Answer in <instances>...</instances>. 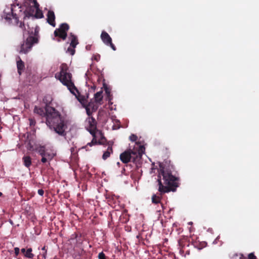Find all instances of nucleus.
<instances>
[{"mask_svg": "<svg viewBox=\"0 0 259 259\" xmlns=\"http://www.w3.org/2000/svg\"><path fill=\"white\" fill-rule=\"evenodd\" d=\"M174 167L172 165L168 167L160 166V169L158 176V189L159 195L153 194L152 196L153 203H161L162 195L170 191L175 192L179 187L180 178L174 174Z\"/></svg>", "mask_w": 259, "mask_h": 259, "instance_id": "obj_1", "label": "nucleus"}, {"mask_svg": "<svg viewBox=\"0 0 259 259\" xmlns=\"http://www.w3.org/2000/svg\"><path fill=\"white\" fill-rule=\"evenodd\" d=\"M53 98L50 95H47L43 99V102L46 105V124L50 128L54 129L59 135L66 137L67 124L59 112L55 108L49 106Z\"/></svg>", "mask_w": 259, "mask_h": 259, "instance_id": "obj_2", "label": "nucleus"}, {"mask_svg": "<svg viewBox=\"0 0 259 259\" xmlns=\"http://www.w3.org/2000/svg\"><path fill=\"white\" fill-rule=\"evenodd\" d=\"M61 70L59 73L55 74V77L58 79L63 84L66 86L70 92L74 95L78 101L85 106L88 102L87 97L79 94L74 83L71 80L72 75L68 72V67L66 64L63 63L61 65Z\"/></svg>", "mask_w": 259, "mask_h": 259, "instance_id": "obj_3", "label": "nucleus"}, {"mask_svg": "<svg viewBox=\"0 0 259 259\" xmlns=\"http://www.w3.org/2000/svg\"><path fill=\"white\" fill-rule=\"evenodd\" d=\"M86 122L88 123L87 128L94 138L91 142L88 143L82 148H86L88 146H92L97 144V140L95 138L96 131L97 130V121L96 119L93 117H88L86 119Z\"/></svg>", "mask_w": 259, "mask_h": 259, "instance_id": "obj_4", "label": "nucleus"}, {"mask_svg": "<svg viewBox=\"0 0 259 259\" xmlns=\"http://www.w3.org/2000/svg\"><path fill=\"white\" fill-rule=\"evenodd\" d=\"M38 41V39L35 37H32L31 35L29 36L24 40L23 43L20 47V49L18 51L20 54H26L29 52L33 47V46L37 44Z\"/></svg>", "mask_w": 259, "mask_h": 259, "instance_id": "obj_5", "label": "nucleus"}, {"mask_svg": "<svg viewBox=\"0 0 259 259\" xmlns=\"http://www.w3.org/2000/svg\"><path fill=\"white\" fill-rule=\"evenodd\" d=\"M69 29V26L67 23L61 24L59 27L56 29L54 31V35L55 37H58L57 40L60 41L59 38L64 40L66 39L67 34V32Z\"/></svg>", "mask_w": 259, "mask_h": 259, "instance_id": "obj_6", "label": "nucleus"}, {"mask_svg": "<svg viewBox=\"0 0 259 259\" xmlns=\"http://www.w3.org/2000/svg\"><path fill=\"white\" fill-rule=\"evenodd\" d=\"M101 39L106 45L110 46L113 51L116 50V47L112 43V38L105 31H103L101 34Z\"/></svg>", "mask_w": 259, "mask_h": 259, "instance_id": "obj_7", "label": "nucleus"}, {"mask_svg": "<svg viewBox=\"0 0 259 259\" xmlns=\"http://www.w3.org/2000/svg\"><path fill=\"white\" fill-rule=\"evenodd\" d=\"M136 155V153L131 150H127L120 155V159L124 163H127L131 160L132 155Z\"/></svg>", "mask_w": 259, "mask_h": 259, "instance_id": "obj_8", "label": "nucleus"}, {"mask_svg": "<svg viewBox=\"0 0 259 259\" xmlns=\"http://www.w3.org/2000/svg\"><path fill=\"white\" fill-rule=\"evenodd\" d=\"M33 12L34 10H32V12L31 11H26L25 12V16L24 19H26L27 18H29V17H32V18L34 19L35 18L39 19L44 17L42 12L39 9H36L34 15L33 14Z\"/></svg>", "mask_w": 259, "mask_h": 259, "instance_id": "obj_9", "label": "nucleus"}, {"mask_svg": "<svg viewBox=\"0 0 259 259\" xmlns=\"http://www.w3.org/2000/svg\"><path fill=\"white\" fill-rule=\"evenodd\" d=\"M47 17V22L53 27H55L56 26V23L54 12L52 10H49L48 12Z\"/></svg>", "mask_w": 259, "mask_h": 259, "instance_id": "obj_10", "label": "nucleus"}, {"mask_svg": "<svg viewBox=\"0 0 259 259\" xmlns=\"http://www.w3.org/2000/svg\"><path fill=\"white\" fill-rule=\"evenodd\" d=\"M17 67L18 74L21 75L22 72L25 68L24 63L22 61L20 57H18V59L17 61Z\"/></svg>", "mask_w": 259, "mask_h": 259, "instance_id": "obj_11", "label": "nucleus"}, {"mask_svg": "<svg viewBox=\"0 0 259 259\" xmlns=\"http://www.w3.org/2000/svg\"><path fill=\"white\" fill-rule=\"evenodd\" d=\"M28 33L29 34V35H31L32 37H35L38 39L39 32L38 27L36 26L33 31L32 29H30L29 26L28 25Z\"/></svg>", "mask_w": 259, "mask_h": 259, "instance_id": "obj_12", "label": "nucleus"}, {"mask_svg": "<svg viewBox=\"0 0 259 259\" xmlns=\"http://www.w3.org/2000/svg\"><path fill=\"white\" fill-rule=\"evenodd\" d=\"M70 37L71 39L70 47L75 48L76 45L78 44L77 36L74 35L72 33H70Z\"/></svg>", "mask_w": 259, "mask_h": 259, "instance_id": "obj_13", "label": "nucleus"}, {"mask_svg": "<svg viewBox=\"0 0 259 259\" xmlns=\"http://www.w3.org/2000/svg\"><path fill=\"white\" fill-rule=\"evenodd\" d=\"M103 92L102 91L98 92L94 95L95 101L97 103L101 104V102L103 100L102 96Z\"/></svg>", "mask_w": 259, "mask_h": 259, "instance_id": "obj_14", "label": "nucleus"}, {"mask_svg": "<svg viewBox=\"0 0 259 259\" xmlns=\"http://www.w3.org/2000/svg\"><path fill=\"white\" fill-rule=\"evenodd\" d=\"M22 160H23L24 165L27 168H29L31 166V165L32 164V162H31V158L30 156H24L22 158Z\"/></svg>", "mask_w": 259, "mask_h": 259, "instance_id": "obj_15", "label": "nucleus"}, {"mask_svg": "<svg viewBox=\"0 0 259 259\" xmlns=\"http://www.w3.org/2000/svg\"><path fill=\"white\" fill-rule=\"evenodd\" d=\"M12 16L13 19L15 20V22L16 23V24L18 25L19 27L21 28L23 31H25L26 30V28L25 27L24 23H22L21 22H19L16 14H14L13 13Z\"/></svg>", "mask_w": 259, "mask_h": 259, "instance_id": "obj_16", "label": "nucleus"}, {"mask_svg": "<svg viewBox=\"0 0 259 259\" xmlns=\"http://www.w3.org/2000/svg\"><path fill=\"white\" fill-rule=\"evenodd\" d=\"M34 112L39 115H45L46 116V111L45 110V112L44 110L42 108L35 106L34 109Z\"/></svg>", "mask_w": 259, "mask_h": 259, "instance_id": "obj_17", "label": "nucleus"}, {"mask_svg": "<svg viewBox=\"0 0 259 259\" xmlns=\"http://www.w3.org/2000/svg\"><path fill=\"white\" fill-rule=\"evenodd\" d=\"M112 148L110 146H109L107 148V151L103 153L102 158L104 160H106L107 158H108L110 156V154L112 153Z\"/></svg>", "mask_w": 259, "mask_h": 259, "instance_id": "obj_18", "label": "nucleus"}, {"mask_svg": "<svg viewBox=\"0 0 259 259\" xmlns=\"http://www.w3.org/2000/svg\"><path fill=\"white\" fill-rule=\"evenodd\" d=\"M32 249L31 248H29L26 251L24 255L28 258H32L34 257V254L32 253Z\"/></svg>", "mask_w": 259, "mask_h": 259, "instance_id": "obj_19", "label": "nucleus"}, {"mask_svg": "<svg viewBox=\"0 0 259 259\" xmlns=\"http://www.w3.org/2000/svg\"><path fill=\"white\" fill-rule=\"evenodd\" d=\"M85 106L89 107L92 110V112H95L98 108L97 105L92 102H90L88 104H87Z\"/></svg>", "mask_w": 259, "mask_h": 259, "instance_id": "obj_20", "label": "nucleus"}, {"mask_svg": "<svg viewBox=\"0 0 259 259\" xmlns=\"http://www.w3.org/2000/svg\"><path fill=\"white\" fill-rule=\"evenodd\" d=\"M193 245L195 247H196L200 250L205 246L206 243L205 242L198 243V242H196L193 243Z\"/></svg>", "mask_w": 259, "mask_h": 259, "instance_id": "obj_21", "label": "nucleus"}, {"mask_svg": "<svg viewBox=\"0 0 259 259\" xmlns=\"http://www.w3.org/2000/svg\"><path fill=\"white\" fill-rule=\"evenodd\" d=\"M193 245L195 247H196L200 250L205 246L206 243L205 242L198 243V242H196L193 243Z\"/></svg>", "mask_w": 259, "mask_h": 259, "instance_id": "obj_22", "label": "nucleus"}, {"mask_svg": "<svg viewBox=\"0 0 259 259\" xmlns=\"http://www.w3.org/2000/svg\"><path fill=\"white\" fill-rule=\"evenodd\" d=\"M54 156L55 154L53 153L47 151L46 152L44 155V156L46 157L48 159H49L50 161L53 159Z\"/></svg>", "mask_w": 259, "mask_h": 259, "instance_id": "obj_23", "label": "nucleus"}, {"mask_svg": "<svg viewBox=\"0 0 259 259\" xmlns=\"http://www.w3.org/2000/svg\"><path fill=\"white\" fill-rule=\"evenodd\" d=\"M46 151L44 146H41L38 149V153L41 156H44Z\"/></svg>", "mask_w": 259, "mask_h": 259, "instance_id": "obj_24", "label": "nucleus"}, {"mask_svg": "<svg viewBox=\"0 0 259 259\" xmlns=\"http://www.w3.org/2000/svg\"><path fill=\"white\" fill-rule=\"evenodd\" d=\"M83 107L85 108L87 114L89 116V117H92L91 115L92 114V113L93 112H92V110L89 107H87L85 105Z\"/></svg>", "mask_w": 259, "mask_h": 259, "instance_id": "obj_25", "label": "nucleus"}, {"mask_svg": "<svg viewBox=\"0 0 259 259\" xmlns=\"http://www.w3.org/2000/svg\"><path fill=\"white\" fill-rule=\"evenodd\" d=\"M41 250H42V253L41 254V256H42V258H46V255H47V249L46 248V246H44L42 248H41Z\"/></svg>", "mask_w": 259, "mask_h": 259, "instance_id": "obj_26", "label": "nucleus"}, {"mask_svg": "<svg viewBox=\"0 0 259 259\" xmlns=\"http://www.w3.org/2000/svg\"><path fill=\"white\" fill-rule=\"evenodd\" d=\"M248 259H257L256 256L254 255L253 252L250 253L248 254Z\"/></svg>", "mask_w": 259, "mask_h": 259, "instance_id": "obj_27", "label": "nucleus"}, {"mask_svg": "<svg viewBox=\"0 0 259 259\" xmlns=\"http://www.w3.org/2000/svg\"><path fill=\"white\" fill-rule=\"evenodd\" d=\"M130 140L132 142H135L137 140V137L136 135L132 134L130 136Z\"/></svg>", "mask_w": 259, "mask_h": 259, "instance_id": "obj_28", "label": "nucleus"}, {"mask_svg": "<svg viewBox=\"0 0 259 259\" xmlns=\"http://www.w3.org/2000/svg\"><path fill=\"white\" fill-rule=\"evenodd\" d=\"M67 52H69L70 54V55H73L75 53V51L74 48H68L67 49Z\"/></svg>", "mask_w": 259, "mask_h": 259, "instance_id": "obj_29", "label": "nucleus"}, {"mask_svg": "<svg viewBox=\"0 0 259 259\" xmlns=\"http://www.w3.org/2000/svg\"><path fill=\"white\" fill-rule=\"evenodd\" d=\"M98 258L99 259H106L105 254L103 252H101L99 253Z\"/></svg>", "mask_w": 259, "mask_h": 259, "instance_id": "obj_30", "label": "nucleus"}, {"mask_svg": "<svg viewBox=\"0 0 259 259\" xmlns=\"http://www.w3.org/2000/svg\"><path fill=\"white\" fill-rule=\"evenodd\" d=\"M29 124L30 126H33L35 124V120L33 118H29Z\"/></svg>", "mask_w": 259, "mask_h": 259, "instance_id": "obj_31", "label": "nucleus"}, {"mask_svg": "<svg viewBox=\"0 0 259 259\" xmlns=\"http://www.w3.org/2000/svg\"><path fill=\"white\" fill-rule=\"evenodd\" d=\"M49 161H50V160L49 159H48L44 156H41V162L45 163H46V162H49Z\"/></svg>", "mask_w": 259, "mask_h": 259, "instance_id": "obj_32", "label": "nucleus"}, {"mask_svg": "<svg viewBox=\"0 0 259 259\" xmlns=\"http://www.w3.org/2000/svg\"><path fill=\"white\" fill-rule=\"evenodd\" d=\"M93 59L96 61H99L100 59V55L99 54L94 55L93 57Z\"/></svg>", "mask_w": 259, "mask_h": 259, "instance_id": "obj_33", "label": "nucleus"}, {"mask_svg": "<svg viewBox=\"0 0 259 259\" xmlns=\"http://www.w3.org/2000/svg\"><path fill=\"white\" fill-rule=\"evenodd\" d=\"M104 87L105 91L106 94L108 96H109L110 94V92L109 89L107 88V86H106V85L105 84H104Z\"/></svg>", "mask_w": 259, "mask_h": 259, "instance_id": "obj_34", "label": "nucleus"}, {"mask_svg": "<svg viewBox=\"0 0 259 259\" xmlns=\"http://www.w3.org/2000/svg\"><path fill=\"white\" fill-rule=\"evenodd\" d=\"M14 251H15V254L16 255V256H18L20 253V249L18 247H15L14 248Z\"/></svg>", "mask_w": 259, "mask_h": 259, "instance_id": "obj_35", "label": "nucleus"}, {"mask_svg": "<svg viewBox=\"0 0 259 259\" xmlns=\"http://www.w3.org/2000/svg\"><path fill=\"white\" fill-rule=\"evenodd\" d=\"M33 3L34 7L36 8V9H39V4L37 2L36 0H33Z\"/></svg>", "mask_w": 259, "mask_h": 259, "instance_id": "obj_36", "label": "nucleus"}, {"mask_svg": "<svg viewBox=\"0 0 259 259\" xmlns=\"http://www.w3.org/2000/svg\"><path fill=\"white\" fill-rule=\"evenodd\" d=\"M38 194L40 196H43L44 194V191L42 189H39L37 191Z\"/></svg>", "mask_w": 259, "mask_h": 259, "instance_id": "obj_37", "label": "nucleus"}, {"mask_svg": "<svg viewBox=\"0 0 259 259\" xmlns=\"http://www.w3.org/2000/svg\"><path fill=\"white\" fill-rule=\"evenodd\" d=\"M239 258L240 259H246V257L243 254H240Z\"/></svg>", "mask_w": 259, "mask_h": 259, "instance_id": "obj_38", "label": "nucleus"}, {"mask_svg": "<svg viewBox=\"0 0 259 259\" xmlns=\"http://www.w3.org/2000/svg\"><path fill=\"white\" fill-rule=\"evenodd\" d=\"M91 45H88L85 47V48L87 50H90L91 49Z\"/></svg>", "mask_w": 259, "mask_h": 259, "instance_id": "obj_39", "label": "nucleus"}, {"mask_svg": "<svg viewBox=\"0 0 259 259\" xmlns=\"http://www.w3.org/2000/svg\"><path fill=\"white\" fill-rule=\"evenodd\" d=\"M21 252H22V253H23L24 254L25 253V252H26V250H25V248H22V249H21Z\"/></svg>", "mask_w": 259, "mask_h": 259, "instance_id": "obj_40", "label": "nucleus"}, {"mask_svg": "<svg viewBox=\"0 0 259 259\" xmlns=\"http://www.w3.org/2000/svg\"><path fill=\"white\" fill-rule=\"evenodd\" d=\"M179 244L180 246H181V245H181V240H180V241H179Z\"/></svg>", "mask_w": 259, "mask_h": 259, "instance_id": "obj_41", "label": "nucleus"}, {"mask_svg": "<svg viewBox=\"0 0 259 259\" xmlns=\"http://www.w3.org/2000/svg\"><path fill=\"white\" fill-rule=\"evenodd\" d=\"M117 165L119 166L120 163L119 162H117Z\"/></svg>", "mask_w": 259, "mask_h": 259, "instance_id": "obj_42", "label": "nucleus"}, {"mask_svg": "<svg viewBox=\"0 0 259 259\" xmlns=\"http://www.w3.org/2000/svg\"><path fill=\"white\" fill-rule=\"evenodd\" d=\"M187 253L188 254H189V253H190L189 251H187Z\"/></svg>", "mask_w": 259, "mask_h": 259, "instance_id": "obj_43", "label": "nucleus"}, {"mask_svg": "<svg viewBox=\"0 0 259 259\" xmlns=\"http://www.w3.org/2000/svg\"><path fill=\"white\" fill-rule=\"evenodd\" d=\"M2 195V193L0 192V197Z\"/></svg>", "mask_w": 259, "mask_h": 259, "instance_id": "obj_44", "label": "nucleus"}, {"mask_svg": "<svg viewBox=\"0 0 259 259\" xmlns=\"http://www.w3.org/2000/svg\"><path fill=\"white\" fill-rule=\"evenodd\" d=\"M93 88L94 89V90H95V85H93Z\"/></svg>", "mask_w": 259, "mask_h": 259, "instance_id": "obj_45", "label": "nucleus"}, {"mask_svg": "<svg viewBox=\"0 0 259 259\" xmlns=\"http://www.w3.org/2000/svg\"><path fill=\"white\" fill-rule=\"evenodd\" d=\"M161 207H162V208H163V204H162V203H161Z\"/></svg>", "mask_w": 259, "mask_h": 259, "instance_id": "obj_46", "label": "nucleus"}]
</instances>
